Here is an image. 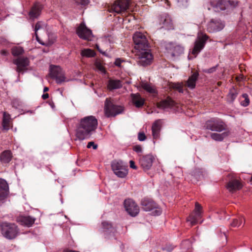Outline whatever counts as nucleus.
<instances>
[{
    "label": "nucleus",
    "instance_id": "22",
    "mask_svg": "<svg viewBox=\"0 0 252 252\" xmlns=\"http://www.w3.org/2000/svg\"><path fill=\"white\" fill-rule=\"evenodd\" d=\"M212 9L216 12H220L227 8V2L226 0H218L211 2Z\"/></svg>",
    "mask_w": 252,
    "mask_h": 252
},
{
    "label": "nucleus",
    "instance_id": "3",
    "mask_svg": "<svg viewBox=\"0 0 252 252\" xmlns=\"http://www.w3.org/2000/svg\"><path fill=\"white\" fill-rule=\"evenodd\" d=\"M136 56L138 63L143 66L150 64L153 59V55L148 48L137 50Z\"/></svg>",
    "mask_w": 252,
    "mask_h": 252
},
{
    "label": "nucleus",
    "instance_id": "43",
    "mask_svg": "<svg viewBox=\"0 0 252 252\" xmlns=\"http://www.w3.org/2000/svg\"><path fill=\"white\" fill-rule=\"evenodd\" d=\"M226 2H227V7L229 6L235 7L238 3V1L237 0H226Z\"/></svg>",
    "mask_w": 252,
    "mask_h": 252
},
{
    "label": "nucleus",
    "instance_id": "40",
    "mask_svg": "<svg viewBox=\"0 0 252 252\" xmlns=\"http://www.w3.org/2000/svg\"><path fill=\"white\" fill-rule=\"evenodd\" d=\"M171 87L178 91L179 93H184V85L182 83H174L171 85Z\"/></svg>",
    "mask_w": 252,
    "mask_h": 252
},
{
    "label": "nucleus",
    "instance_id": "42",
    "mask_svg": "<svg viewBox=\"0 0 252 252\" xmlns=\"http://www.w3.org/2000/svg\"><path fill=\"white\" fill-rule=\"evenodd\" d=\"M95 65L96 68L98 70L101 71L102 73H105V69H104V67L103 66V65L101 64V63L96 62L95 63Z\"/></svg>",
    "mask_w": 252,
    "mask_h": 252
},
{
    "label": "nucleus",
    "instance_id": "49",
    "mask_svg": "<svg viewBox=\"0 0 252 252\" xmlns=\"http://www.w3.org/2000/svg\"><path fill=\"white\" fill-rule=\"evenodd\" d=\"M188 0H178V2L180 3V5L183 6H186Z\"/></svg>",
    "mask_w": 252,
    "mask_h": 252
},
{
    "label": "nucleus",
    "instance_id": "28",
    "mask_svg": "<svg viewBox=\"0 0 252 252\" xmlns=\"http://www.w3.org/2000/svg\"><path fill=\"white\" fill-rule=\"evenodd\" d=\"M174 105V102L170 98L163 100L157 103V107L160 109H166L172 107Z\"/></svg>",
    "mask_w": 252,
    "mask_h": 252
},
{
    "label": "nucleus",
    "instance_id": "50",
    "mask_svg": "<svg viewBox=\"0 0 252 252\" xmlns=\"http://www.w3.org/2000/svg\"><path fill=\"white\" fill-rule=\"evenodd\" d=\"M80 1L78 2L80 4L82 5H85L88 4L89 2V0H79Z\"/></svg>",
    "mask_w": 252,
    "mask_h": 252
},
{
    "label": "nucleus",
    "instance_id": "56",
    "mask_svg": "<svg viewBox=\"0 0 252 252\" xmlns=\"http://www.w3.org/2000/svg\"><path fill=\"white\" fill-rule=\"evenodd\" d=\"M96 47L97 50L100 52V53H102V54H104L105 53L102 52V51L100 50L98 45H96Z\"/></svg>",
    "mask_w": 252,
    "mask_h": 252
},
{
    "label": "nucleus",
    "instance_id": "20",
    "mask_svg": "<svg viewBox=\"0 0 252 252\" xmlns=\"http://www.w3.org/2000/svg\"><path fill=\"white\" fill-rule=\"evenodd\" d=\"M159 24L162 26V28H164L165 29L170 30L173 28L172 20L168 14H164L161 16Z\"/></svg>",
    "mask_w": 252,
    "mask_h": 252
},
{
    "label": "nucleus",
    "instance_id": "48",
    "mask_svg": "<svg viewBox=\"0 0 252 252\" xmlns=\"http://www.w3.org/2000/svg\"><path fill=\"white\" fill-rule=\"evenodd\" d=\"M12 105L13 107H14L15 108H17L18 106H20V102L16 99L13 100L12 102Z\"/></svg>",
    "mask_w": 252,
    "mask_h": 252
},
{
    "label": "nucleus",
    "instance_id": "13",
    "mask_svg": "<svg viewBox=\"0 0 252 252\" xmlns=\"http://www.w3.org/2000/svg\"><path fill=\"white\" fill-rule=\"evenodd\" d=\"M208 38V36L206 34H203L202 36L198 35L192 51V54L194 55L195 57L204 48Z\"/></svg>",
    "mask_w": 252,
    "mask_h": 252
},
{
    "label": "nucleus",
    "instance_id": "26",
    "mask_svg": "<svg viewBox=\"0 0 252 252\" xmlns=\"http://www.w3.org/2000/svg\"><path fill=\"white\" fill-rule=\"evenodd\" d=\"M35 219L30 216H22L19 218V222L23 225L31 226L35 221Z\"/></svg>",
    "mask_w": 252,
    "mask_h": 252
},
{
    "label": "nucleus",
    "instance_id": "8",
    "mask_svg": "<svg viewBox=\"0 0 252 252\" xmlns=\"http://www.w3.org/2000/svg\"><path fill=\"white\" fill-rule=\"evenodd\" d=\"M50 71L51 77L55 79L58 84H61L66 81L64 73L59 66L51 65Z\"/></svg>",
    "mask_w": 252,
    "mask_h": 252
},
{
    "label": "nucleus",
    "instance_id": "11",
    "mask_svg": "<svg viewBox=\"0 0 252 252\" xmlns=\"http://www.w3.org/2000/svg\"><path fill=\"white\" fill-rule=\"evenodd\" d=\"M124 207L127 213L132 217H135L139 213V207L131 199H127L125 200Z\"/></svg>",
    "mask_w": 252,
    "mask_h": 252
},
{
    "label": "nucleus",
    "instance_id": "35",
    "mask_svg": "<svg viewBox=\"0 0 252 252\" xmlns=\"http://www.w3.org/2000/svg\"><path fill=\"white\" fill-rule=\"evenodd\" d=\"M244 219L241 216L237 219H234L231 223V225L233 227H239L244 223Z\"/></svg>",
    "mask_w": 252,
    "mask_h": 252
},
{
    "label": "nucleus",
    "instance_id": "31",
    "mask_svg": "<svg viewBox=\"0 0 252 252\" xmlns=\"http://www.w3.org/2000/svg\"><path fill=\"white\" fill-rule=\"evenodd\" d=\"M10 115L5 112L3 113V118L2 125L4 129L8 130L10 127Z\"/></svg>",
    "mask_w": 252,
    "mask_h": 252
},
{
    "label": "nucleus",
    "instance_id": "45",
    "mask_svg": "<svg viewBox=\"0 0 252 252\" xmlns=\"http://www.w3.org/2000/svg\"><path fill=\"white\" fill-rule=\"evenodd\" d=\"M146 136L144 133L139 132L138 135V139L140 141H143L146 139Z\"/></svg>",
    "mask_w": 252,
    "mask_h": 252
},
{
    "label": "nucleus",
    "instance_id": "58",
    "mask_svg": "<svg viewBox=\"0 0 252 252\" xmlns=\"http://www.w3.org/2000/svg\"><path fill=\"white\" fill-rule=\"evenodd\" d=\"M66 252H79L69 250V251H67Z\"/></svg>",
    "mask_w": 252,
    "mask_h": 252
},
{
    "label": "nucleus",
    "instance_id": "15",
    "mask_svg": "<svg viewBox=\"0 0 252 252\" xmlns=\"http://www.w3.org/2000/svg\"><path fill=\"white\" fill-rule=\"evenodd\" d=\"M76 32L80 38L85 40H91L92 31L88 29L83 23H81L78 27Z\"/></svg>",
    "mask_w": 252,
    "mask_h": 252
},
{
    "label": "nucleus",
    "instance_id": "24",
    "mask_svg": "<svg viewBox=\"0 0 252 252\" xmlns=\"http://www.w3.org/2000/svg\"><path fill=\"white\" fill-rule=\"evenodd\" d=\"M199 74L197 72H193L192 75L189 77L187 81L185 86L188 87L190 89H193L196 86V82L198 79Z\"/></svg>",
    "mask_w": 252,
    "mask_h": 252
},
{
    "label": "nucleus",
    "instance_id": "7",
    "mask_svg": "<svg viewBox=\"0 0 252 252\" xmlns=\"http://www.w3.org/2000/svg\"><path fill=\"white\" fill-rule=\"evenodd\" d=\"M112 170L119 178H125L128 174L127 166L121 160H114L111 163Z\"/></svg>",
    "mask_w": 252,
    "mask_h": 252
},
{
    "label": "nucleus",
    "instance_id": "59",
    "mask_svg": "<svg viewBox=\"0 0 252 252\" xmlns=\"http://www.w3.org/2000/svg\"><path fill=\"white\" fill-rule=\"evenodd\" d=\"M158 0H152V1L154 2L155 1H157Z\"/></svg>",
    "mask_w": 252,
    "mask_h": 252
},
{
    "label": "nucleus",
    "instance_id": "32",
    "mask_svg": "<svg viewBox=\"0 0 252 252\" xmlns=\"http://www.w3.org/2000/svg\"><path fill=\"white\" fill-rule=\"evenodd\" d=\"M12 158V153L10 151L6 150L3 151L0 157V161L2 163H7L10 162Z\"/></svg>",
    "mask_w": 252,
    "mask_h": 252
},
{
    "label": "nucleus",
    "instance_id": "33",
    "mask_svg": "<svg viewBox=\"0 0 252 252\" xmlns=\"http://www.w3.org/2000/svg\"><path fill=\"white\" fill-rule=\"evenodd\" d=\"M228 133L227 132H224L222 133H212L210 135L211 138L215 141H221L223 139L227 136Z\"/></svg>",
    "mask_w": 252,
    "mask_h": 252
},
{
    "label": "nucleus",
    "instance_id": "4",
    "mask_svg": "<svg viewBox=\"0 0 252 252\" xmlns=\"http://www.w3.org/2000/svg\"><path fill=\"white\" fill-rule=\"evenodd\" d=\"M124 111L122 106L113 103L109 98H106L105 101L104 111L106 117H114L121 114Z\"/></svg>",
    "mask_w": 252,
    "mask_h": 252
},
{
    "label": "nucleus",
    "instance_id": "57",
    "mask_svg": "<svg viewBox=\"0 0 252 252\" xmlns=\"http://www.w3.org/2000/svg\"><path fill=\"white\" fill-rule=\"evenodd\" d=\"M49 90V88L48 87H45L43 90L44 92H46Z\"/></svg>",
    "mask_w": 252,
    "mask_h": 252
},
{
    "label": "nucleus",
    "instance_id": "1",
    "mask_svg": "<svg viewBox=\"0 0 252 252\" xmlns=\"http://www.w3.org/2000/svg\"><path fill=\"white\" fill-rule=\"evenodd\" d=\"M98 125L96 118L93 116L81 119L76 128V136L80 140L89 138L95 131Z\"/></svg>",
    "mask_w": 252,
    "mask_h": 252
},
{
    "label": "nucleus",
    "instance_id": "47",
    "mask_svg": "<svg viewBox=\"0 0 252 252\" xmlns=\"http://www.w3.org/2000/svg\"><path fill=\"white\" fill-rule=\"evenodd\" d=\"M133 150L137 153H140L142 151V148L139 145H137V146H134Z\"/></svg>",
    "mask_w": 252,
    "mask_h": 252
},
{
    "label": "nucleus",
    "instance_id": "52",
    "mask_svg": "<svg viewBox=\"0 0 252 252\" xmlns=\"http://www.w3.org/2000/svg\"><path fill=\"white\" fill-rule=\"evenodd\" d=\"M122 61L120 59H117L115 61V64L116 66H120Z\"/></svg>",
    "mask_w": 252,
    "mask_h": 252
},
{
    "label": "nucleus",
    "instance_id": "29",
    "mask_svg": "<svg viewBox=\"0 0 252 252\" xmlns=\"http://www.w3.org/2000/svg\"><path fill=\"white\" fill-rule=\"evenodd\" d=\"M122 87V84L119 80L110 79L107 84V88L109 90L119 89Z\"/></svg>",
    "mask_w": 252,
    "mask_h": 252
},
{
    "label": "nucleus",
    "instance_id": "39",
    "mask_svg": "<svg viewBox=\"0 0 252 252\" xmlns=\"http://www.w3.org/2000/svg\"><path fill=\"white\" fill-rule=\"evenodd\" d=\"M24 50L21 47H15L12 49V54L14 56H18L22 54Z\"/></svg>",
    "mask_w": 252,
    "mask_h": 252
},
{
    "label": "nucleus",
    "instance_id": "10",
    "mask_svg": "<svg viewBox=\"0 0 252 252\" xmlns=\"http://www.w3.org/2000/svg\"><path fill=\"white\" fill-rule=\"evenodd\" d=\"M129 0H117L111 6L110 11L120 13L125 12L129 7Z\"/></svg>",
    "mask_w": 252,
    "mask_h": 252
},
{
    "label": "nucleus",
    "instance_id": "55",
    "mask_svg": "<svg viewBox=\"0 0 252 252\" xmlns=\"http://www.w3.org/2000/svg\"><path fill=\"white\" fill-rule=\"evenodd\" d=\"M0 53L2 55L4 56H6L8 54L7 51L4 50H1Z\"/></svg>",
    "mask_w": 252,
    "mask_h": 252
},
{
    "label": "nucleus",
    "instance_id": "46",
    "mask_svg": "<svg viewBox=\"0 0 252 252\" xmlns=\"http://www.w3.org/2000/svg\"><path fill=\"white\" fill-rule=\"evenodd\" d=\"M92 147L94 149H96L97 148V145L94 144V143L93 141L89 142L87 145V147L88 148H91Z\"/></svg>",
    "mask_w": 252,
    "mask_h": 252
},
{
    "label": "nucleus",
    "instance_id": "34",
    "mask_svg": "<svg viewBox=\"0 0 252 252\" xmlns=\"http://www.w3.org/2000/svg\"><path fill=\"white\" fill-rule=\"evenodd\" d=\"M237 94L236 90L234 88L231 89L227 96V100L230 102H233L236 98Z\"/></svg>",
    "mask_w": 252,
    "mask_h": 252
},
{
    "label": "nucleus",
    "instance_id": "5",
    "mask_svg": "<svg viewBox=\"0 0 252 252\" xmlns=\"http://www.w3.org/2000/svg\"><path fill=\"white\" fill-rule=\"evenodd\" d=\"M204 127L206 129L220 132L225 130L226 125L221 120L212 118L206 122Z\"/></svg>",
    "mask_w": 252,
    "mask_h": 252
},
{
    "label": "nucleus",
    "instance_id": "21",
    "mask_svg": "<svg viewBox=\"0 0 252 252\" xmlns=\"http://www.w3.org/2000/svg\"><path fill=\"white\" fill-rule=\"evenodd\" d=\"M9 187L5 180L0 179V201L4 200L8 193Z\"/></svg>",
    "mask_w": 252,
    "mask_h": 252
},
{
    "label": "nucleus",
    "instance_id": "51",
    "mask_svg": "<svg viewBox=\"0 0 252 252\" xmlns=\"http://www.w3.org/2000/svg\"><path fill=\"white\" fill-rule=\"evenodd\" d=\"M129 163H130V167L131 168H133L134 169H136L137 168V167L135 166V163L133 160H130L129 161Z\"/></svg>",
    "mask_w": 252,
    "mask_h": 252
},
{
    "label": "nucleus",
    "instance_id": "30",
    "mask_svg": "<svg viewBox=\"0 0 252 252\" xmlns=\"http://www.w3.org/2000/svg\"><path fill=\"white\" fill-rule=\"evenodd\" d=\"M142 87L148 93L151 94L153 96H155L158 94V92L155 86L148 84L147 83H143Z\"/></svg>",
    "mask_w": 252,
    "mask_h": 252
},
{
    "label": "nucleus",
    "instance_id": "17",
    "mask_svg": "<svg viewBox=\"0 0 252 252\" xmlns=\"http://www.w3.org/2000/svg\"><path fill=\"white\" fill-rule=\"evenodd\" d=\"M154 160V156L149 154L141 158L139 160V163L143 170L146 171L151 168Z\"/></svg>",
    "mask_w": 252,
    "mask_h": 252
},
{
    "label": "nucleus",
    "instance_id": "41",
    "mask_svg": "<svg viewBox=\"0 0 252 252\" xmlns=\"http://www.w3.org/2000/svg\"><path fill=\"white\" fill-rule=\"evenodd\" d=\"M242 97L244 98V100L241 101V104L245 107L247 106L250 103L248 95L247 94H244L242 95Z\"/></svg>",
    "mask_w": 252,
    "mask_h": 252
},
{
    "label": "nucleus",
    "instance_id": "37",
    "mask_svg": "<svg viewBox=\"0 0 252 252\" xmlns=\"http://www.w3.org/2000/svg\"><path fill=\"white\" fill-rule=\"evenodd\" d=\"M103 228L105 231H110L111 232H114V227L112 226V224L108 221H104L102 222Z\"/></svg>",
    "mask_w": 252,
    "mask_h": 252
},
{
    "label": "nucleus",
    "instance_id": "18",
    "mask_svg": "<svg viewBox=\"0 0 252 252\" xmlns=\"http://www.w3.org/2000/svg\"><path fill=\"white\" fill-rule=\"evenodd\" d=\"M166 49L172 57L178 56L184 52V48L180 45H175L172 43L166 44Z\"/></svg>",
    "mask_w": 252,
    "mask_h": 252
},
{
    "label": "nucleus",
    "instance_id": "14",
    "mask_svg": "<svg viewBox=\"0 0 252 252\" xmlns=\"http://www.w3.org/2000/svg\"><path fill=\"white\" fill-rule=\"evenodd\" d=\"M13 63L17 65L16 71L18 73H23L27 69L30 62L28 58L20 57L14 60Z\"/></svg>",
    "mask_w": 252,
    "mask_h": 252
},
{
    "label": "nucleus",
    "instance_id": "6",
    "mask_svg": "<svg viewBox=\"0 0 252 252\" xmlns=\"http://www.w3.org/2000/svg\"><path fill=\"white\" fill-rule=\"evenodd\" d=\"M142 209L145 211H152V214L154 216H159L161 214L162 210L152 200L144 199L141 201Z\"/></svg>",
    "mask_w": 252,
    "mask_h": 252
},
{
    "label": "nucleus",
    "instance_id": "38",
    "mask_svg": "<svg viewBox=\"0 0 252 252\" xmlns=\"http://www.w3.org/2000/svg\"><path fill=\"white\" fill-rule=\"evenodd\" d=\"M45 28V24L42 23V22H38L35 26L34 28V31H35V35L36 36V40L38 41H39V38L37 35V31L40 29H43Z\"/></svg>",
    "mask_w": 252,
    "mask_h": 252
},
{
    "label": "nucleus",
    "instance_id": "16",
    "mask_svg": "<svg viewBox=\"0 0 252 252\" xmlns=\"http://www.w3.org/2000/svg\"><path fill=\"white\" fill-rule=\"evenodd\" d=\"M224 27V23L219 19H212L207 25V31L210 32H219Z\"/></svg>",
    "mask_w": 252,
    "mask_h": 252
},
{
    "label": "nucleus",
    "instance_id": "25",
    "mask_svg": "<svg viewBox=\"0 0 252 252\" xmlns=\"http://www.w3.org/2000/svg\"><path fill=\"white\" fill-rule=\"evenodd\" d=\"M131 97L132 103L136 107H141L144 105L145 99L140 96L139 94H132Z\"/></svg>",
    "mask_w": 252,
    "mask_h": 252
},
{
    "label": "nucleus",
    "instance_id": "27",
    "mask_svg": "<svg viewBox=\"0 0 252 252\" xmlns=\"http://www.w3.org/2000/svg\"><path fill=\"white\" fill-rule=\"evenodd\" d=\"M160 128V120L156 121L152 127V135L154 139H157L159 137Z\"/></svg>",
    "mask_w": 252,
    "mask_h": 252
},
{
    "label": "nucleus",
    "instance_id": "9",
    "mask_svg": "<svg viewBox=\"0 0 252 252\" xmlns=\"http://www.w3.org/2000/svg\"><path fill=\"white\" fill-rule=\"evenodd\" d=\"M133 39L135 45V49L136 50L148 48L147 39L143 33L136 32L133 36Z\"/></svg>",
    "mask_w": 252,
    "mask_h": 252
},
{
    "label": "nucleus",
    "instance_id": "19",
    "mask_svg": "<svg viewBox=\"0 0 252 252\" xmlns=\"http://www.w3.org/2000/svg\"><path fill=\"white\" fill-rule=\"evenodd\" d=\"M43 8L42 5L38 2H35L29 12V16L31 19L37 18L41 14Z\"/></svg>",
    "mask_w": 252,
    "mask_h": 252
},
{
    "label": "nucleus",
    "instance_id": "44",
    "mask_svg": "<svg viewBox=\"0 0 252 252\" xmlns=\"http://www.w3.org/2000/svg\"><path fill=\"white\" fill-rule=\"evenodd\" d=\"M217 67H218V65H216L215 66L211 67L209 69H205V70H204L203 71L205 73H211L215 72L216 70Z\"/></svg>",
    "mask_w": 252,
    "mask_h": 252
},
{
    "label": "nucleus",
    "instance_id": "36",
    "mask_svg": "<svg viewBox=\"0 0 252 252\" xmlns=\"http://www.w3.org/2000/svg\"><path fill=\"white\" fill-rule=\"evenodd\" d=\"M95 54L94 52L90 49H84L81 52V55L82 56L88 58L94 57Z\"/></svg>",
    "mask_w": 252,
    "mask_h": 252
},
{
    "label": "nucleus",
    "instance_id": "53",
    "mask_svg": "<svg viewBox=\"0 0 252 252\" xmlns=\"http://www.w3.org/2000/svg\"><path fill=\"white\" fill-rule=\"evenodd\" d=\"M163 250L167 251V252H171L173 250V247H170L169 248L165 247L163 249Z\"/></svg>",
    "mask_w": 252,
    "mask_h": 252
},
{
    "label": "nucleus",
    "instance_id": "12",
    "mask_svg": "<svg viewBox=\"0 0 252 252\" xmlns=\"http://www.w3.org/2000/svg\"><path fill=\"white\" fill-rule=\"evenodd\" d=\"M202 207L200 205L196 202L195 205V209L193 212L187 218V221L190 222L191 226L195 225L201 218Z\"/></svg>",
    "mask_w": 252,
    "mask_h": 252
},
{
    "label": "nucleus",
    "instance_id": "2",
    "mask_svg": "<svg viewBox=\"0 0 252 252\" xmlns=\"http://www.w3.org/2000/svg\"><path fill=\"white\" fill-rule=\"evenodd\" d=\"M0 232L3 237L8 240L15 239L19 233L15 223L7 221L0 222Z\"/></svg>",
    "mask_w": 252,
    "mask_h": 252
},
{
    "label": "nucleus",
    "instance_id": "23",
    "mask_svg": "<svg viewBox=\"0 0 252 252\" xmlns=\"http://www.w3.org/2000/svg\"><path fill=\"white\" fill-rule=\"evenodd\" d=\"M242 183L238 180L233 179L230 181L226 185V188L231 192H234L242 189Z\"/></svg>",
    "mask_w": 252,
    "mask_h": 252
},
{
    "label": "nucleus",
    "instance_id": "54",
    "mask_svg": "<svg viewBox=\"0 0 252 252\" xmlns=\"http://www.w3.org/2000/svg\"><path fill=\"white\" fill-rule=\"evenodd\" d=\"M49 97V94H44L42 95V98L43 99H46L47 98H48Z\"/></svg>",
    "mask_w": 252,
    "mask_h": 252
}]
</instances>
